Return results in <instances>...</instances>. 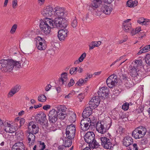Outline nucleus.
<instances>
[{
  "label": "nucleus",
  "mask_w": 150,
  "mask_h": 150,
  "mask_svg": "<svg viewBox=\"0 0 150 150\" xmlns=\"http://www.w3.org/2000/svg\"><path fill=\"white\" fill-rule=\"evenodd\" d=\"M68 31L67 28L61 29L58 32V37L61 41H63L67 36V34Z\"/></svg>",
  "instance_id": "4468645a"
},
{
  "label": "nucleus",
  "mask_w": 150,
  "mask_h": 150,
  "mask_svg": "<svg viewBox=\"0 0 150 150\" xmlns=\"http://www.w3.org/2000/svg\"><path fill=\"white\" fill-rule=\"evenodd\" d=\"M53 9L51 6H48L44 9L42 12V15L44 17L51 16L52 14Z\"/></svg>",
  "instance_id": "6ab92c4d"
},
{
  "label": "nucleus",
  "mask_w": 150,
  "mask_h": 150,
  "mask_svg": "<svg viewBox=\"0 0 150 150\" xmlns=\"http://www.w3.org/2000/svg\"><path fill=\"white\" fill-rule=\"evenodd\" d=\"M132 3H133V1L132 0H128L127 1V5L128 7L131 8Z\"/></svg>",
  "instance_id": "69168bd1"
},
{
  "label": "nucleus",
  "mask_w": 150,
  "mask_h": 150,
  "mask_svg": "<svg viewBox=\"0 0 150 150\" xmlns=\"http://www.w3.org/2000/svg\"><path fill=\"white\" fill-rule=\"evenodd\" d=\"M51 106L49 105H46L43 107V109L45 110H47L50 109Z\"/></svg>",
  "instance_id": "338daca9"
},
{
  "label": "nucleus",
  "mask_w": 150,
  "mask_h": 150,
  "mask_svg": "<svg viewBox=\"0 0 150 150\" xmlns=\"http://www.w3.org/2000/svg\"><path fill=\"white\" fill-rule=\"evenodd\" d=\"M57 113H66V111L67 109L64 106H63L61 105H60V106L57 107Z\"/></svg>",
  "instance_id": "2f4dec72"
},
{
  "label": "nucleus",
  "mask_w": 150,
  "mask_h": 150,
  "mask_svg": "<svg viewBox=\"0 0 150 150\" xmlns=\"http://www.w3.org/2000/svg\"><path fill=\"white\" fill-rule=\"evenodd\" d=\"M71 139H69L67 137L65 138V142L64 144L66 147L70 146L72 144Z\"/></svg>",
  "instance_id": "e433bc0d"
},
{
  "label": "nucleus",
  "mask_w": 150,
  "mask_h": 150,
  "mask_svg": "<svg viewBox=\"0 0 150 150\" xmlns=\"http://www.w3.org/2000/svg\"><path fill=\"white\" fill-rule=\"evenodd\" d=\"M142 48L145 52H147L150 50V45H147Z\"/></svg>",
  "instance_id": "13d9d810"
},
{
  "label": "nucleus",
  "mask_w": 150,
  "mask_h": 150,
  "mask_svg": "<svg viewBox=\"0 0 150 150\" xmlns=\"http://www.w3.org/2000/svg\"><path fill=\"white\" fill-rule=\"evenodd\" d=\"M57 119V116L49 117V122L50 124H55Z\"/></svg>",
  "instance_id": "c9c22d12"
},
{
  "label": "nucleus",
  "mask_w": 150,
  "mask_h": 150,
  "mask_svg": "<svg viewBox=\"0 0 150 150\" xmlns=\"http://www.w3.org/2000/svg\"><path fill=\"white\" fill-rule=\"evenodd\" d=\"M142 62L141 59L136 60L134 62V65L129 67V72L132 77H137L139 76L140 74L138 67L142 66Z\"/></svg>",
  "instance_id": "7ed1b4c3"
},
{
  "label": "nucleus",
  "mask_w": 150,
  "mask_h": 150,
  "mask_svg": "<svg viewBox=\"0 0 150 150\" xmlns=\"http://www.w3.org/2000/svg\"><path fill=\"white\" fill-rule=\"evenodd\" d=\"M144 18H141L137 20V22L140 24H141L142 25H144L145 22L144 21Z\"/></svg>",
  "instance_id": "e2e57ef3"
},
{
  "label": "nucleus",
  "mask_w": 150,
  "mask_h": 150,
  "mask_svg": "<svg viewBox=\"0 0 150 150\" xmlns=\"http://www.w3.org/2000/svg\"><path fill=\"white\" fill-rule=\"evenodd\" d=\"M87 117H83V119L80 122V128L83 131H86L89 129L91 126L90 122Z\"/></svg>",
  "instance_id": "f8f14e48"
},
{
  "label": "nucleus",
  "mask_w": 150,
  "mask_h": 150,
  "mask_svg": "<svg viewBox=\"0 0 150 150\" xmlns=\"http://www.w3.org/2000/svg\"><path fill=\"white\" fill-rule=\"evenodd\" d=\"M36 39L38 49L40 50H45L46 47V45L45 43L46 41L44 38L38 36L37 37Z\"/></svg>",
  "instance_id": "1a4fd4ad"
},
{
  "label": "nucleus",
  "mask_w": 150,
  "mask_h": 150,
  "mask_svg": "<svg viewBox=\"0 0 150 150\" xmlns=\"http://www.w3.org/2000/svg\"><path fill=\"white\" fill-rule=\"evenodd\" d=\"M25 147L22 142H17L13 146L12 150H25Z\"/></svg>",
  "instance_id": "4be33fe9"
},
{
  "label": "nucleus",
  "mask_w": 150,
  "mask_h": 150,
  "mask_svg": "<svg viewBox=\"0 0 150 150\" xmlns=\"http://www.w3.org/2000/svg\"><path fill=\"white\" fill-rule=\"evenodd\" d=\"M124 82L125 83V86L127 88H130L133 84V82L130 79H129V80L127 79Z\"/></svg>",
  "instance_id": "4c0bfd02"
},
{
  "label": "nucleus",
  "mask_w": 150,
  "mask_h": 150,
  "mask_svg": "<svg viewBox=\"0 0 150 150\" xmlns=\"http://www.w3.org/2000/svg\"><path fill=\"white\" fill-rule=\"evenodd\" d=\"M67 116L66 113H57V117H58L59 119L63 120L64 119L65 117Z\"/></svg>",
  "instance_id": "c03bdc74"
},
{
  "label": "nucleus",
  "mask_w": 150,
  "mask_h": 150,
  "mask_svg": "<svg viewBox=\"0 0 150 150\" xmlns=\"http://www.w3.org/2000/svg\"><path fill=\"white\" fill-rule=\"evenodd\" d=\"M133 139L131 137L127 136L125 137L123 140V145L126 147L129 146L133 143Z\"/></svg>",
  "instance_id": "5701e85b"
},
{
  "label": "nucleus",
  "mask_w": 150,
  "mask_h": 150,
  "mask_svg": "<svg viewBox=\"0 0 150 150\" xmlns=\"http://www.w3.org/2000/svg\"><path fill=\"white\" fill-rule=\"evenodd\" d=\"M51 126L49 127L48 129L50 131H54L57 130V127L55 124H51Z\"/></svg>",
  "instance_id": "49530a36"
},
{
  "label": "nucleus",
  "mask_w": 150,
  "mask_h": 150,
  "mask_svg": "<svg viewBox=\"0 0 150 150\" xmlns=\"http://www.w3.org/2000/svg\"><path fill=\"white\" fill-rule=\"evenodd\" d=\"M150 137H147L146 138H144L141 140V143L142 145L145 144H147L150 141Z\"/></svg>",
  "instance_id": "79ce46f5"
},
{
  "label": "nucleus",
  "mask_w": 150,
  "mask_h": 150,
  "mask_svg": "<svg viewBox=\"0 0 150 150\" xmlns=\"http://www.w3.org/2000/svg\"><path fill=\"white\" fill-rule=\"evenodd\" d=\"M101 44V42L100 41L91 42L89 45V50L93 49L95 47H98Z\"/></svg>",
  "instance_id": "cd10ccee"
},
{
  "label": "nucleus",
  "mask_w": 150,
  "mask_h": 150,
  "mask_svg": "<svg viewBox=\"0 0 150 150\" xmlns=\"http://www.w3.org/2000/svg\"><path fill=\"white\" fill-rule=\"evenodd\" d=\"M68 81V79L67 78V73H64L61 74V77L58 81L57 83L60 86L64 84L66 85Z\"/></svg>",
  "instance_id": "2eb2a0df"
},
{
  "label": "nucleus",
  "mask_w": 150,
  "mask_h": 150,
  "mask_svg": "<svg viewBox=\"0 0 150 150\" xmlns=\"http://www.w3.org/2000/svg\"><path fill=\"white\" fill-rule=\"evenodd\" d=\"M99 138L101 142V145L104 148L115 150L114 148L116 146L113 145L111 143V140L109 138L105 137H102Z\"/></svg>",
  "instance_id": "423d86ee"
},
{
  "label": "nucleus",
  "mask_w": 150,
  "mask_h": 150,
  "mask_svg": "<svg viewBox=\"0 0 150 150\" xmlns=\"http://www.w3.org/2000/svg\"><path fill=\"white\" fill-rule=\"evenodd\" d=\"M108 78L110 79L111 80V81H114L116 83L117 82V76L114 74L110 76Z\"/></svg>",
  "instance_id": "ea45409f"
},
{
  "label": "nucleus",
  "mask_w": 150,
  "mask_h": 150,
  "mask_svg": "<svg viewBox=\"0 0 150 150\" xmlns=\"http://www.w3.org/2000/svg\"><path fill=\"white\" fill-rule=\"evenodd\" d=\"M63 18H55L54 21L53 20V23L54 24L53 27H55L58 29L60 28V25L62 22V21L63 20Z\"/></svg>",
  "instance_id": "a878e982"
},
{
  "label": "nucleus",
  "mask_w": 150,
  "mask_h": 150,
  "mask_svg": "<svg viewBox=\"0 0 150 150\" xmlns=\"http://www.w3.org/2000/svg\"><path fill=\"white\" fill-rule=\"evenodd\" d=\"M129 103H125L122 106V109L125 110H127L129 108Z\"/></svg>",
  "instance_id": "6e6d98bb"
},
{
  "label": "nucleus",
  "mask_w": 150,
  "mask_h": 150,
  "mask_svg": "<svg viewBox=\"0 0 150 150\" xmlns=\"http://www.w3.org/2000/svg\"><path fill=\"white\" fill-rule=\"evenodd\" d=\"M38 100L39 101L44 102L46 101V97L45 95L42 94L38 97Z\"/></svg>",
  "instance_id": "a19ab883"
},
{
  "label": "nucleus",
  "mask_w": 150,
  "mask_h": 150,
  "mask_svg": "<svg viewBox=\"0 0 150 150\" xmlns=\"http://www.w3.org/2000/svg\"><path fill=\"white\" fill-rule=\"evenodd\" d=\"M91 145H93L92 147H93V148H97L100 146L99 144L97 142L95 139H94L93 141L91 143Z\"/></svg>",
  "instance_id": "de8ad7c7"
},
{
  "label": "nucleus",
  "mask_w": 150,
  "mask_h": 150,
  "mask_svg": "<svg viewBox=\"0 0 150 150\" xmlns=\"http://www.w3.org/2000/svg\"><path fill=\"white\" fill-rule=\"evenodd\" d=\"M17 25L16 24H15L13 25L10 31V32L11 34L14 33L17 28Z\"/></svg>",
  "instance_id": "603ef678"
},
{
  "label": "nucleus",
  "mask_w": 150,
  "mask_h": 150,
  "mask_svg": "<svg viewBox=\"0 0 150 150\" xmlns=\"http://www.w3.org/2000/svg\"><path fill=\"white\" fill-rule=\"evenodd\" d=\"M112 8L111 7L105 5L102 6L101 11L106 15H110L112 11Z\"/></svg>",
  "instance_id": "393cba45"
},
{
  "label": "nucleus",
  "mask_w": 150,
  "mask_h": 150,
  "mask_svg": "<svg viewBox=\"0 0 150 150\" xmlns=\"http://www.w3.org/2000/svg\"><path fill=\"white\" fill-rule=\"evenodd\" d=\"M28 131L34 134L37 133L39 130V128L38 125H35V123L31 121L28 125Z\"/></svg>",
  "instance_id": "9d476101"
},
{
  "label": "nucleus",
  "mask_w": 150,
  "mask_h": 150,
  "mask_svg": "<svg viewBox=\"0 0 150 150\" xmlns=\"http://www.w3.org/2000/svg\"><path fill=\"white\" fill-rule=\"evenodd\" d=\"M66 137L69 139H73L75 136L76 128L75 125L72 124L67 126L66 129Z\"/></svg>",
  "instance_id": "0eeeda50"
},
{
  "label": "nucleus",
  "mask_w": 150,
  "mask_h": 150,
  "mask_svg": "<svg viewBox=\"0 0 150 150\" xmlns=\"http://www.w3.org/2000/svg\"><path fill=\"white\" fill-rule=\"evenodd\" d=\"M53 22V20L49 18H46L44 21H41L40 24L41 31L45 34H49L50 32L51 28L54 26Z\"/></svg>",
  "instance_id": "f03ea898"
},
{
  "label": "nucleus",
  "mask_w": 150,
  "mask_h": 150,
  "mask_svg": "<svg viewBox=\"0 0 150 150\" xmlns=\"http://www.w3.org/2000/svg\"><path fill=\"white\" fill-rule=\"evenodd\" d=\"M131 20V19H129L124 21L123 23V29L126 32H129L132 29L131 23L129 22Z\"/></svg>",
  "instance_id": "a211bd4d"
},
{
  "label": "nucleus",
  "mask_w": 150,
  "mask_h": 150,
  "mask_svg": "<svg viewBox=\"0 0 150 150\" xmlns=\"http://www.w3.org/2000/svg\"><path fill=\"white\" fill-rule=\"evenodd\" d=\"M109 90L106 87H103L100 88L98 92L99 97L102 99H105L107 98L108 96Z\"/></svg>",
  "instance_id": "6e6552de"
},
{
  "label": "nucleus",
  "mask_w": 150,
  "mask_h": 150,
  "mask_svg": "<svg viewBox=\"0 0 150 150\" xmlns=\"http://www.w3.org/2000/svg\"><path fill=\"white\" fill-rule=\"evenodd\" d=\"M48 116L49 117L57 116V110L54 109H52L49 112Z\"/></svg>",
  "instance_id": "58836bf2"
},
{
  "label": "nucleus",
  "mask_w": 150,
  "mask_h": 150,
  "mask_svg": "<svg viewBox=\"0 0 150 150\" xmlns=\"http://www.w3.org/2000/svg\"><path fill=\"white\" fill-rule=\"evenodd\" d=\"M146 132V129L144 127L139 126L132 132V136L136 139H139L144 137Z\"/></svg>",
  "instance_id": "39448f33"
},
{
  "label": "nucleus",
  "mask_w": 150,
  "mask_h": 150,
  "mask_svg": "<svg viewBox=\"0 0 150 150\" xmlns=\"http://www.w3.org/2000/svg\"><path fill=\"white\" fill-rule=\"evenodd\" d=\"M51 44L54 50L57 48L59 46V44L57 43L52 42Z\"/></svg>",
  "instance_id": "4d7b16f0"
},
{
  "label": "nucleus",
  "mask_w": 150,
  "mask_h": 150,
  "mask_svg": "<svg viewBox=\"0 0 150 150\" xmlns=\"http://www.w3.org/2000/svg\"><path fill=\"white\" fill-rule=\"evenodd\" d=\"M55 18H63L64 10L63 8L60 7H57L53 10Z\"/></svg>",
  "instance_id": "9b49d317"
},
{
  "label": "nucleus",
  "mask_w": 150,
  "mask_h": 150,
  "mask_svg": "<svg viewBox=\"0 0 150 150\" xmlns=\"http://www.w3.org/2000/svg\"><path fill=\"white\" fill-rule=\"evenodd\" d=\"M129 149L128 150H138V147L137 144L134 143L133 145L131 144L129 146Z\"/></svg>",
  "instance_id": "a18cd8bd"
},
{
  "label": "nucleus",
  "mask_w": 150,
  "mask_h": 150,
  "mask_svg": "<svg viewBox=\"0 0 150 150\" xmlns=\"http://www.w3.org/2000/svg\"><path fill=\"white\" fill-rule=\"evenodd\" d=\"M85 81L84 79H80L76 83V84L78 86H80V85H82L84 83H85Z\"/></svg>",
  "instance_id": "5fc2aeb1"
},
{
  "label": "nucleus",
  "mask_w": 150,
  "mask_h": 150,
  "mask_svg": "<svg viewBox=\"0 0 150 150\" xmlns=\"http://www.w3.org/2000/svg\"><path fill=\"white\" fill-rule=\"evenodd\" d=\"M86 53H83L81 56L79 57V61H80V62H81L83 61V59L86 57Z\"/></svg>",
  "instance_id": "864d4df0"
},
{
  "label": "nucleus",
  "mask_w": 150,
  "mask_h": 150,
  "mask_svg": "<svg viewBox=\"0 0 150 150\" xmlns=\"http://www.w3.org/2000/svg\"><path fill=\"white\" fill-rule=\"evenodd\" d=\"M95 135L92 132H87L84 137V139L86 142L91 144L95 139Z\"/></svg>",
  "instance_id": "ddd939ff"
},
{
  "label": "nucleus",
  "mask_w": 150,
  "mask_h": 150,
  "mask_svg": "<svg viewBox=\"0 0 150 150\" xmlns=\"http://www.w3.org/2000/svg\"><path fill=\"white\" fill-rule=\"evenodd\" d=\"M69 117V120L70 122H74L76 120V115L73 112H70L67 115Z\"/></svg>",
  "instance_id": "bb28decb"
},
{
  "label": "nucleus",
  "mask_w": 150,
  "mask_h": 150,
  "mask_svg": "<svg viewBox=\"0 0 150 150\" xmlns=\"http://www.w3.org/2000/svg\"><path fill=\"white\" fill-rule=\"evenodd\" d=\"M102 2L101 0H93L91 3V5L93 7L97 8L98 7Z\"/></svg>",
  "instance_id": "7c9ffc66"
},
{
  "label": "nucleus",
  "mask_w": 150,
  "mask_h": 150,
  "mask_svg": "<svg viewBox=\"0 0 150 150\" xmlns=\"http://www.w3.org/2000/svg\"><path fill=\"white\" fill-rule=\"evenodd\" d=\"M66 147L64 145H60L58 147V150H65Z\"/></svg>",
  "instance_id": "774afa93"
},
{
  "label": "nucleus",
  "mask_w": 150,
  "mask_h": 150,
  "mask_svg": "<svg viewBox=\"0 0 150 150\" xmlns=\"http://www.w3.org/2000/svg\"><path fill=\"white\" fill-rule=\"evenodd\" d=\"M9 129L10 131L8 132V133H12L16 131V129L15 128H14V127L13 126V125H11Z\"/></svg>",
  "instance_id": "bf43d9fd"
},
{
  "label": "nucleus",
  "mask_w": 150,
  "mask_h": 150,
  "mask_svg": "<svg viewBox=\"0 0 150 150\" xmlns=\"http://www.w3.org/2000/svg\"><path fill=\"white\" fill-rule=\"evenodd\" d=\"M14 66L18 68L21 67L20 62L15 61L11 59L0 60V69L3 72L8 73L11 72Z\"/></svg>",
  "instance_id": "f257e3e1"
},
{
  "label": "nucleus",
  "mask_w": 150,
  "mask_h": 150,
  "mask_svg": "<svg viewBox=\"0 0 150 150\" xmlns=\"http://www.w3.org/2000/svg\"><path fill=\"white\" fill-rule=\"evenodd\" d=\"M21 86L19 85H17L14 86L8 94V97H11L21 89Z\"/></svg>",
  "instance_id": "412c9836"
},
{
  "label": "nucleus",
  "mask_w": 150,
  "mask_h": 150,
  "mask_svg": "<svg viewBox=\"0 0 150 150\" xmlns=\"http://www.w3.org/2000/svg\"><path fill=\"white\" fill-rule=\"evenodd\" d=\"M11 124H8V122L6 123V124H5L4 125V130L7 132H8L10 131L9 128L10 127Z\"/></svg>",
  "instance_id": "3c124183"
},
{
  "label": "nucleus",
  "mask_w": 150,
  "mask_h": 150,
  "mask_svg": "<svg viewBox=\"0 0 150 150\" xmlns=\"http://www.w3.org/2000/svg\"><path fill=\"white\" fill-rule=\"evenodd\" d=\"M71 25L74 31H76L77 29L76 27L78 25L77 21L76 18L71 22Z\"/></svg>",
  "instance_id": "f704fd0d"
},
{
  "label": "nucleus",
  "mask_w": 150,
  "mask_h": 150,
  "mask_svg": "<svg viewBox=\"0 0 150 150\" xmlns=\"http://www.w3.org/2000/svg\"><path fill=\"white\" fill-rule=\"evenodd\" d=\"M90 105H89V107H86L83 111L82 113V116L83 117H89L92 113V110L91 108Z\"/></svg>",
  "instance_id": "b1692460"
},
{
  "label": "nucleus",
  "mask_w": 150,
  "mask_h": 150,
  "mask_svg": "<svg viewBox=\"0 0 150 150\" xmlns=\"http://www.w3.org/2000/svg\"><path fill=\"white\" fill-rule=\"evenodd\" d=\"M60 28L58 29H64L66 28L68 23L67 21L64 18H63V20L62 21V22L60 25Z\"/></svg>",
  "instance_id": "473e14b6"
},
{
  "label": "nucleus",
  "mask_w": 150,
  "mask_h": 150,
  "mask_svg": "<svg viewBox=\"0 0 150 150\" xmlns=\"http://www.w3.org/2000/svg\"><path fill=\"white\" fill-rule=\"evenodd\" d=\"M15 135L18 141L22 140L23 139V136L20 133H19L18 132H16L15 133Z\"/></svg>",
  "instance_id": "8fccbe9b"
},
{
  "label": "nucleus",
  "mask_w": 150,
  "mask_h": 150,
  "mask_svg": "<svg viewBox=\"0 0 150 150\" xmlns=\"http://www.w3.org/2000/svg\"><path fill=\"white\" fill-rule=\"evenodd\" d=\"M100 97L98 96L93 97L91 99L89 102V105L93 108H96L99 105L100 102Z\"/></svg>",
  "instance_id": "dca6fc26"
},
{
  "label": "nucleus",
  "mask_w": 150,
  "mask_h": 150,
  "mask_svg": "<svg viewBox=\"0 0 150 150\" xmlns=\"http://www.w3.org/2000/svg\"><path fill=\"white\" fill-rule=\"evenodd\" d=\"M141 31V28L140 27H138L134 29L132 28L130 30V34L133 36L138 33V32H140Z\"/></svg>",
  "instance_id": "c756f323"
},
{
  "label": "nucleus",
  "mask_w": 150,
  "mask_h": 150,
  "mask_svg": "<svg viewBox=\"0 0 150 150\" xmlns=\"http://www.w3.org/2000/svg\"><path fill=\"white\" fill-rule=\"evenodd\" d=\"M34 134L28 131L26 133V135L28 137V144L30 146L33 145L35 142V136Z\"/></svg>",
  "instance_id": "aec40b11"
},
{
  "label": "nucleus",
  "mask_w": 150,
  "mask_h": 150,
  "mask_svg": "<svg viewBox=\"0 0 150 150\" xmlns=\"http://www.w3.org/2000/svg\"><path fill=\"white\" fill-rule=\"evenodd\" d=\"M87 118V119L89 121L91 126H94L97 120L96 118L93 116H91L89 118Z\"/></svg>",
  "instance_id": "c85d7f7f"
},
{
  "label": "nucleus",
  "mask_w": 150,
  "mask_h": 150,
  "mask_svg": "<svg viewBox=\"0 0 150 150\" xmlns=\"http://www.w3.org/2000/svg\"><path fill=\"white\" fill-rule=\"evenodd\" d=\"M106 83L108 85V86L109 88H112L114 87L115 84L116 83L112 81L110 79L108 78L106 81Z\"/></svg>",
  "instance_id": "72a5a7b5"
},
{
  "label": "nucleus",
  "mask_w": 150,
  "mask_h": 150,
  "mask_svg": "<svg viewBox=\"0 0 150 150\" xmlns=\"http://www.w3.org/2000/svg\"><path fill=\"white\" fill-rule=\"evenodd\" d=\"M146 63L150 65V54H147L145 57Z\"/></svg>",
  "instance_id": "09e8293b"
},
{
  "label": "nucleus",
  "mask_w": 150,
  "mask_h": 150,
  "mask_svg": "<svg viewBox=\"0 0 150 150\" xmlns=\"http://www.w3.org/2000/svg\"><path fill=\"white\" fill-rule=\"evenodd\" d=\"M119 76L121 79L124 80V82L127 79L128 77L125 74H121L120 75H119Z\"/></svg>",
  "instance_id": "680f3d73"
},
{
  "label": "nucleus",
  "mask_w": 150,
  "mask_h": 150,
  "mask_svg": "<svg viewBox=\"0 0 150 150\" xmlns=\"http://www.w3.org/2000/svg\"><path fill=\"white\" fill-rule=\"evenodd\" d=\"M77 67H73L71 68L69 71V73L71 75H74L77 73Z\"/></svg>",
  "instance_id": "37998d69"
},
{
  "label": "nucleus",
  "mask_w": 150,
  "mask_h": 150,
  "mask_svg": "<svg viewBox=\"0 0 150 150\" xmlns=\"http://www.w3.org/2000/svg\"><path fill=\"white\" fill-rule=\"evenodd\" d=\"M74 83V81L73 79H71L69 81V83H68V86L69 87L72 86Z\"/></svg>",
  "instance_id": "0e129e2a"
},
{
  "label": "nucleus",
  "mask_w": 150,
  "mask_h": 150,
  "mask_svg": "<svg viewBox=\"0 0 150 150\" xmlns=\"http://www.w3.org/2000/svg\"><path fill=\"white\" fill-rule=\"evenodd\" d=\"M46 115L44 113L38 114L35 117V119L37 122L42 125H45Z\"/></svg>",
  "instance_id": "f3484780"
},
{
  "label": "nucleus",
  "mask_w": 150,
  "mask_h": 150,
  "mask_svg": "<svg viewBox=\"0 0 150 150\" xmlns=\"http://www.w3.org/2000/svg\"><path fill=\"white\" fill-rule=\"evenodd\" d=\"M12 7L13 8H15L17 6V0H13L12 4Z\"/></svg>",
  "instance_id": "052dcab7"
},
{
  "label": "nucleus",
  "mask_w": 150,
  "mask_h": 150,
  "mask_svg": "<svg viewBox=\"0 0 150 150\" xmlns=\"http://www.w3.org/2000/svg\"><path fill=\"white\" fill-rule=\"evenodd\" d=\"M110 124L107 122H98L96 126L97 131L101 134L105 133L111 126L112 120H110Z\"/></svg>",
  "instance_id": "20e7f679"
}]
</instances>
